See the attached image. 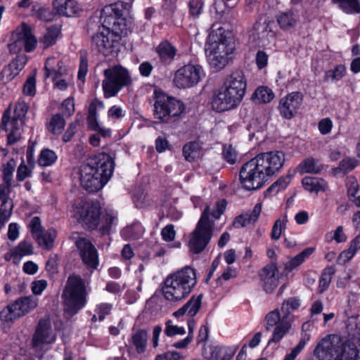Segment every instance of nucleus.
<instances>
[{
	"mask_svg": "<svg viewBox=\"0 0 360 360\" xmlns=\"http://www.w3.org/2000/svg\"><path fill=\"white\" fill-rule=\"evenodd\" d=\"M114 162L106 153H98L88 158L80 168L82 186L89 192L101 189L111 177Z\"/></svg>",
	"mask_w": 360,
	"mask_h": 360,
	"instance_id": "nucleus-1",
	"label": "nucleus"
},
{
	"mask_svg": "<svg viewBox=\"0 0 360 360\" xmlns=\"http://www.w3.org/2000/svg\"><path fill=\"white\" fill-rule=\"evenodd\" d=\"M226 204V201L222 199L205 207L189 236L188 248L191 252L198 254L205 249L214 231V220L219 219L224 212Z\"/></svg>",
	"mask_w": 360,
	"mask_h": 360,
	"instance_id": "nucleus-2",
	"label": "nucleus"
},
{
	"mask_svg": "<svg viewBox=\"0 0 360 360\" xmlns=\"http://www.w3.org/2000/svg\"><path fill=\"white\" fill-rule=\"evenodd\" d=\"M359 347V338L345 340L338 335H329L317 343L313 354L316 360H354Z\"/></svg>",
	"mask_w": 360,
	"mask_h": 360,
	"instance_id": "nucleus-3",
	"label": "nucleus"
},
{
	"mask_svg": "<svg viewBox=\"0 0 360 360\" xmlns=\"http://www.w3.org/2000/svg\"><path fill=\"white\" fill-rule=\"evenodd\" d=\"M246 86L243 72L239 70L233 72L213 95L212 109L217 112H224L237 107L245 95Z\"/></svg>",
	"mask_w": 360,
	"mask_h": 360,
	"instance_id": "nucleus-4",
	"label": "nucleus"
},
{
	"mask_svg": "<svg viewBox=\"0 0 360 360\" xmlns=\"http://www.w3.org/2000/svg\"><path fill=\"white\" fill-rule=\"evenodd\" d=\"M74 217L89 229H98L102 234H110L117 222V214L110 211L101 216L98 205L93 202H81L73 208Z\"/></svg>",
	"mask_w": 360,
	"mask_h": 360,
	"instance_id": "nucleus-5",
	"label": "nucleus"
},
{
	"mask_svg": "<svg viewBox=\"0 0 360 360\" xmlns=\"http://www.w3.org/2000/svg\"><path fill=\"white\" fill-rule=\"evenodd\" d=\"M300 306V301L295 297H290L285 300L281 307V310L275 309L269 312L264 319V328L270 330L275 327L271 338L269 340L268 345L279 342L287 334L293 321V316L291 311L296 310Z\"/></svg>",
	"mask_w": 360,
	"mask_h": 360,
	"instance_id": "nucleus-6",
	"label": "nucleus"
},
{
	"mask_svg": "<svg viewBox=\"0 0 360 360\" xmlns=\"http://www.w3.org/2000/svg\"><path fill=\"white\" fill-rule=\"evenodd\" d=\"M233 51L234 45L229 33L221 27L212 29L206 44V53L210 65L216 70L224 68Z\"/></svg>",
	"mask_w": 360,
	"mask_h": 360,
	"instance_id": "nucleus-7",
	"label": "nucleus"
},
{
	"mask_svg": "<svg viewBox=\"0 0 360 360\" xmlns=\"http://www.w3.org/2000/svg\"><path fill=\"white\" fill-rule=\"evenodd\" d=\"M196 282L195 271H174L165 280L163 296L169 302L182 301L191 292Z\"/></svg>",
	"mask_w": 360,
	"mask_h": 360,
	"instance_id": "nucleus-8",
	"label": "nucleus"
},
{
	"mask_svg": "<svg viewBox=\"0 0 360 360\" xmlns=\"http://www.w3.org/2000/svg\"><path fill=\"white\" fill-rule=\"evenodd\" d=\"M87 288L88 283L79 276L72 274L68 278L62 295L65 312L75 314L85 305Z\"/></svg>",
	"mask_w": 360,
	"mask_h": 360,
	"instance_id": "nucleus-9",
	"label": "nucleus"
},
{
	"mask_svg": "<svg viewBox=\"0 0 360 360\" xmlns=\"http://www.w3.org/2000/svg\"><path fill=\"white\" fill-rule=\"evenodd\" d=\"M122 15V5L120 4L105 6L101 13L103 25L118 37L119 40L127 35L131 29L130 25Z\"/></svg>",
	"mask_w": 360,
	"mask_h": 360,
	"instance_id": "nucleus-10",
	"label": "nucleus"
},
{
	"mask_svg": "<svg viewBox=\"0 0 360 360\" xmlns=\"http://www.w3.org/2000/svg\"><path fill=\"white\" fill-rule=\"evenodd\" d=\"M103 75L102 88L105 98L115 96L124 86L131 82L129 72L120 65H115L105 70Z\"/></svg>",
	"mask_w": 360,
	"mask_h": 360,
	"instance_id": "nucleus-11",
	"label": "nucleus"
},
{
	"mask_svg": "<svg viewBox=\"0 0 360 360\" xmlns=\"http://www.w3.org/2000/svg\"><path fill=\"white\" fill-rule=\"evenodd\" d=\"M154 115L155 118L166 122L169 117L181 115L185 110L184 103L158 90L154 91Z\"/></svg>",
	"mask_w": 360,
	"mask_h": 360,
	"instance_id": "nucleus-12",
	"label": "nucleus"
},
{
	"mask_svg": "<svg viewBox=\"0 0 360 360\" xmlns=\"http://www.w3.org/2000/svg\"><path fill=\"white\" fill-rule=\"evenodd\" d=\"M268 180V176L253 158L245 162L240 168V182L242 187L247 191L258 190Z\"/></svg>",
	"mask_w": 360,
	"mask_h": 360,
	"instance_id": "nucleus-13",
	"label": "nucleus"
},
{
	"mask_svg": "<svg viewBox=\"0 0 360 360\" xmlns=\"http://www.w3.org/2000/svg\"><path fill=\"white\" fill-rule=\"evenodd\" d=\"M275 23L266 18L257 20L250 34V41L255 46L269 47L274 46L276 41Z\"/></svg>",
	"mask_w": 360,
	"mask_h": 360,
	"instance_id": "nucleus-14",
	"label": "nucleus"
},
{
	"mask_svg": "<svg viewBox=\"0 0 360 360\" xmlns=\"http://www.w3.org/2000/svg\"><path fill=\"white\" fill-rule=\"evenodd\" d=\"M28 110L27 104L24 101H19L16 103L14 110V115L12 118L4 116L2 122L4 128L9 131L8 135V143L13 144L20 139L24 118Z\"/></svg>",
	"mask_w": 360,
	"mask_h": 360,
	"instance_id": "nucleus-15",
	"label": "nucleus"
},
{
	"mask_svg": "<svg viewBox=\"0 0 360 360\" xmlns=\"http://www.w3.org/2000/svg\"><path fill=\"white\" fill-rule=\"evenodd\" d=\"M204 77L205 72L201 65L188 63L174 72L172 82L178 89H189L198 84Z\"/></svg>",
	"mask_w": 360,
	"mask_h": 360,
	"instance_id": "nucleus-16",
	"label": "nucleus"
},
{
	"mask_svg": "<svg viewBox=\"0 0 360 360\" xmlns=\"http://www.w3.org/2000/svg\"><path fill=\"white\" fill-rule=\"evenodd\" d=\"M39 300L32 296L22 297L7 305L0 313L4 321H11L29 314L38 305Z\"/></svg>",
	"mask_w": 360,
	"mask_h": 360,
	"instance_id": "nucleus-17",
	"label": "nucleus"
},
{
	"mask_svg": "<svg viewBox=\"0 0 360 360\" xmlns=\"http://www.w3.org/2000/svg\"><path fill=\"white\" fill-rule=\"evenodd\" d=\"M13 41L8 45L12 53H18L22 50L27 53L33 51L37 45V40L32 34L31 28L26 24H22L12 35Z\"/></svg>",
	"mask_w": 360,
	"mask_h": 360,
	"instance_id": "nucleus-18",
	"label": "nucleus"
},
{
	"mask_svg": "<svg viewBox=\"0 0 360 360\" xmlns=\"http://www.w3.org/2000/svg\"><path fill=\"white\" fill-rule=\"evenodd\" d=\"M56 340L49 319H42L39 321L32 338V346L37 352L46 351L51 348Z\"/></svg>",
	"mask_w": 360,
	"mask_h": 360,
	"instance_id": "nucleus-19",
	"label": "nucleus"
},
{
	"mask_svg": "<svg viewBox=\"0 0 360 360\" xmlns=\"http://www.w3.org/2000/svg\"><path fill=\"white\" fill-rule=\"evenodd\" d=\"M253 159L269 179L283 167L285 156L282 151L274 150L259 153Z\"/></svg>",
	"mask_w": 360,
	"mask_h": 360,
	"instance_id": "nucleus-20",
	"label": "nucleus"
},
{
	"mask_svg": "<svg viewBox=\"0 0 360 360\" xmlns=\"http://www.w3.org/2000/svg\"><path fill=\"white\" fill-rule=\"evenodd\" d=\"M119 42V37L104 25L91 38V46L104 56H109L114 52Z\"/></svg>",
	"mask_w": 360,
	"mask_h": 360,
	"instance_id": "nucleus-21",
	"label": "nucleus"
},
{
	"mask_svg": "<svg viewBox=\"0 0 360 360\" xmlns=\"http://www.w3.org/2000/svg\"><path fill=\"white\" fill-rule=\"evenodd\" d=\"M302 102V94L298 91H294L281 98L278 109L283 118L290 120L297 113Z\"/></svg>",
	"mask_w": 360,
	"mask_h": 360,
	"instance_id": "nucleus-22",
	"label": "nucleus"
},
{
	"mask_svg": "<svg viewBox=\"0 0 360 360\" xmlns=\"http://www.w3.org/2000/svg\"><path fill=\"white\" fill-rule=\"evenodd\" d=\"M80 252L84 264L87 268L96 269L98 266V255L94 245L86 238H79L75 242Z\"/></svg>",
	"mask_w": 360,
	"mask_h": 360,
	"instance_id": "nucleus-23",
	"label": "nucleus"
},
{
	"mask_svg": "<svg viewBox=\"0 0 360 360\" xmlns=\"http://www.w3.org/2000/svg\"><path fill=\"white\" fill-rule=\"evenodd\" d=\"M292 271H261L259 277L266 293L272 292L279 285H283L292 278Z\"/></svg>",
	"mask_w": 360,
	"mask_h": 360,
	"instance_id": "nucleus-24",
	"label": "nucleus"
},
{
	"mask_svg": "<svg viewBox=\"0 0 360 360\" xmlns=\"http://www.w3.org/2000/svg\"><path fill=\"white\" fill-rule=\"evenodd\" d=\"M15 167L16 162L13 158L8 160L2 167L4 183L0 184V199L13 200L10 197L11 186Z\"/></svg>",
	"mask_w": 360,
	"mask_h": 360,
	"instance_id": "nucleus-25",
	"label": "nucleus"
},
{
	"mask_svg": "<svg viewBox=\"0 0 360 360\" xmlns=\"http://www.w3.org/2000/svg\"><path fill=\"white\" fill-rule=\"evenodd\" d=\"M202 300V294L192 296L185 304L173 313V316L176 318H179L186 314L190 317H193L200 309Z\"/></svg>",
	"mask_w": 360,
	"mask_h": 360,
	"instance_id": "nucleus-26",
	"label": "nucleus"
},
{
	"mask_svg": "<svg viewBox=\"0 0 360 360\" xmlns=\"http://www.w3.org/2000/svg\"><path fill=\"white\" fill-rule=\"evenodd\" d=\"M155 51L161 63L169 65L174 61L177 49L169 41L164 40L157 46Z\"/></svg>",
	"mask_w": 360,
	"mask_h": 360,
	"instance_id": "nucleus-27",
	"label": "nucleus"
},
{
	"mask_svg": "<svg viewBox=\"0 0 360 360\" xmlns=\"http://www.w3.org/2000/svg\"><path fill=\"white\" fill-rule=\"evenodd\" d=\"M44 70L46 77H51L53 80L62 77L67 73V70L64 67L63 63L55 57L47 58Z\"/></svg>",
	"mask_w": 360,
	"mask_h": 360,
	"instance_id": "nucleus-28",
	"label": "nucleus"
},
{
	"mask_svg": "<svg viewBox=\"0 0 360 360\" xmlns=\"http://www.w3.org/2000/svg\"><path fill=\"white\" fill-rule=\"evenodd\" d=\"M276 21L282 30L288 31L296 27L299 22V15L292 10H286L277 14Z\"/></svg>",
	"mask_w": 360,
	"mask_h": 360,
	"instance_id": "nucleus-29",
	"label": "nucleus"
},
{
	"mask_svg": "<svg viewBox=\"0 0 360 360\" xmlns=\"http://www.w3.org/2000/svg\"><path fill=\"white\" fill-rule=\"evenodd\" d=\"M53 6L58 15L67 17H72L80 11V7L75 0H54Z\"/></svg>",
	"mask_w": 360,
	"mask_h": 360,
	"instance_id": "nucleus-30",
	"label": "nucleus"
},
{
	"mask_svg": "<svg viewBox=\"0 0 360 360\" xmlns=\"http://www.w3.org/2000/svg\"><path fill=\"white\" fill-rule=\"evenodd\" d=\"M210 356L213 360H231L235 354L237 347L235 346H210L208 347Z\"/></svg>",
	"mask_w": 360,
	"mask_h": 360,
	"instance_id": "nucleus-31",
	"label": "nucleus"
},
{
	"mask_svg": "<svg viewBox=\"0 0 360 360\" xmlns=\"http://www.w3.org/2000/svg\"><path fill=\"white\" fill-rule=\"evenodd\" d=\"M104 104L97 99H94L89 105L88 110L87 124L89 127L95 131L100 126L98 120L97 111L103 110Z\"/></svg>",
	"mask_w": 360,
	"mask_h": 360,
	"instance_id": "nucleus-32",
	"label": "nucleus"
},
{
	"mask_svg": "<svg viewBox=\"0 0 360 360\" xmlns=\"http://www.w3.org/2000/svg\"><path fill=\"white\" fill-rule=\"evenodd\" d=\"M302 183L304 189L311 193L325 191L328 187L325 180L314 176H306L302 179Z\"/></svg>",
	"mask_w": 360,
	"mask_h": 360,
	"instance_id": "nucleus-33",
	"label": "nucleus"
},
{
	"mask_svg": "<svg viewBox=\"0 0 360 360\" xmlns=\"http://www.w3.org/2000/svg\"><path fill=\"white\" fill-rule=\"evenodd\" d=\"M274 98V93L268 86H261L256 89L252 96V99L255 103H268Z\"/></svg>",
	"mask_w": 360,
	"mask_h": 360,
	"instance_id": "nucleus-34",
	"label": "nucleus"
},
{
	"mask_svg": "<svg viewBox=\"0 0 360 360\" xmlns=\"http://www.w3.org/2000/svg\"><path fill=\"white\" fill-rule=\"evenodd\" d=\"M56 237L55 230H44L34 238L38 245L46 250H50L53 247L54 240Z\"/></svg>",
	"mask_w": 360,
	"mask_h": 360,
	"instance_id": "nucleus-35",
	"label": "nucleus"
},
{
	"mask_svg": "<svg viewBox=\"0 0 360 360\" xmlns=\"http://www.w3.org/2000/svg\"><path fill=\"white\" fill-rule=\"evenodd\" d=\"M65 126V120L60 114L52 115L46 122V128L51 134H60Z\"/></svg>",
	"mask_w": 360,
	"mask_h": 360,
	"instance_id": "nucleus-36",
	"label": "nucleus"
},
{
	"mask_svg": "<svg viewBox=\"0 0 360 360\" xmlns=\"http://www.w3.org/2000/svg\"><path fill=\"white\" fill-rule=\"evenodd\" d=\"M147 340V332L144 330H139L131 335V344L138 353L141 354L146 350Z\"/></svg>",
	"mask_w": 360,
	"mask_h": 360,
	"instance_id": "nucleus-37",
	"label": "nucleus"
},
{
	"mask_svg": "<svg viewBox=\"0 0 360 360\" xmlns=\"http://www.w3.org/2000/svg\"><path fill=\"white\" fill-rule=\"evenodd\" d=\"M323 169V167L313 158L305 159L298 166V170L301 174H319Z\"/></svg>",
	"mask_w": 360,
	"mask_h": 360,
	"instance_id": "nucleus-38",
	"label": "nucleus"
},
{
	"mask_svg": "<svg viewBox=\"0 0 360 360\" xmlns=\"http://www.w3.org/2000/svg\"><path fill=\"white\" fill-rule=\"evenodd\" d=\"M0 231L5 226L12 215L13 209V200L0 199Z\"/></svg>",
	"mask_w": 360,
	"mask_h": 360,
	"instance_id": "nucleus-39",
	"label": "nucleus"
},
{
	"mask_svg": "<svg viewBox=\"0 0 360 360\" xmlns=\"http://www.w3.org/2000/svg\"><path fill=\"white\" fill-rule=\"evenodd\" d=\"M332 2L347 14L360 13V4L358 0H332Z\"/></svg>",
	"mask_w": 360,
	"mask_h": 360,
	"instance_id": "nucleus-40",
	"label": "nucleus"
},
{
	"mask_svg": "<svg viewBox=\"0 0 360 360\" xmlns=\"http://www.w3.org/2000/svg\"><path fill=\"white\" fill-rule=\"evenodd\" d=\"M144 233V229L141 223L135 222L127 226L122 232V236L126 239H137Z\"/></svg>",
	"mask_w": 360,
	"mask_h": 360,
	"instance_id": "nucleus-41",
	"label": "nucleus"
},
{
	"mask_svg": "<svg viewBox=\"0 0 360 360\" xmlns=\"http://www.w3.org/2000/svg\"><path fill=\"white\" fill-rule=\"evenodd\" d=\"M59 35V30L56 27H50L39 39V44L43 49H47L54 44Z\"/></svg>",
	"mask_w": 360,
	"mask_h": 360,
	"instance_id": "nucleus-42",
	"label": "nucleus"
},
{
	"mask_svg": "<svg viewBox=\"0 0 360 360\" xmlns=\"http://www.w3.org/2000/svg\"><path fill=\"white\" fill-rule=\"evenodd\" d=\"M183 155L187 161H193L200 155V144L196 141L186 143L183 148Z\"/></svg>",
	"mask_w": 360,
	"mask_h": 360,
	"instance_id": "nucleus-43",
	"label": "nucleus"
},
{
	"mask_svg": "<svg viewBox=\"0 0 360 360\" xmlns=\"http://www.w3.org/2000/svg\"><path fill=\"white\" fill-rule=\"evenodd\" d=\"M346 73V67L338 65L333 70H329L325 73V80L327 82H337L341 79Z\"/></svg>",
	"mask_w": 360,
	"mask_h": 360,
	"instance_id": "nucleus-44",
	"label": "nucleus"
},
{
	"mask_svg": "<svg viewBox=\"0 0 360 360\" xmlns=\"http://www.w3.org/2000/svg\"><path fill=\"white\" fill-rule=\"evenodd\" d=\"M57 158L58 157L53 150L44 149L41 151L38 162L41 166L48 167L53 164Z\"/></svg>",
	"mask_w": 360,
	"mask_h": 360,
	"instance_id": "nucleus-45",
	"label": "nucleus"
},
{
	"mask_svg": "<svg viewBox=\"0 0 360 360\" xmlns=\"http://www.w3.org/2000/svg\"><path fill=\"white\" fill-rule=\"evenodd\" d=\"M188 7L190 16L193 19H196L203 12L204 3L202 0H189Z\"/></svg>",
	"mask_w": 360,
	"mask_h": 360,
	"instance_id": "nucleus-46",
	"label": "nucleus"
},
{
	"mask_svg": "<svg viewBox=\"0 0 360 360\" xmlns=\"http://www.w3.org/2000/svg\"><path fill=\"white\" fill-rule=\"evenodd\" d=\"M287 222L288 217L286 214L283 215L281 219H278L275 221L271 233L272 239L278 240L280 238L282 230L285 229Z\"/></svg>",
	"mask_w": 360,
	"mask_h": 360,
	"instance_id": "nucleus-47",
	"label": "nucleus"
},
{
	"mask_svg": "<svg viewBox=\"0 0 360 360\" xmlns=\"http://www.w3.org/2000/svg\"><path fill=\"white\" fill-rule=\"evenodd\" d=\"M22 91L24 95L27 96H33L36 93V76L35 73L30 75L26 79Z\"/></svg>",
	"mask_w": 360,
	"mask_h": 360,
	"instance_id": "nucleus-48",
	"label": "nucleus"
},
{
	"mask_svg": "<svg viewBox=\"0 0 360 360\" xmlns=\"http://www.w3.org/2000/svg\"><path fill=\"white\" fill-rule=\"evenodd\" d=\"M165 333L167 337L183 335L186 333V330L184 327L173 324L172 321L169 320L165 323Z\"/></svg>",
	"mask_w": 360,
	"mask_h": 360,
	"instance_id": "nucleus-49",
	"label": "nucleus"
},
{
	"mask_svg": "<svg viewBox=\"0 0 360 360\" xmlns=\"http://www.w3.org/2000/svg\"><path fill=\"white\" fill-rule=\"evenodd\" d=\"M34 167L26 165L22 160L17 169L16 179L19 181H24L26 178L32 176Z\"/></svg>",
	"mask_w": 360,
	"mask_h": 360,
	"instance_id": "nucleus-50",
	"label": "nucleus"
},
{
	"mask_svg": "<svg viewBox=\"0 0 360 360\" xmlns=\"http://www.w3.org/2000/svg\"><path fill=\"white\" fill-rule=\"evenodd\" d=\"M27 59L25 56H18L8 65L9 70H11L13 75H16L25 67Z\"/></svg>",
	"mask_w": 360,
	"mask_h": 360,
	"instance_id": "nucleus-51",
	"label": "nucleus"
},
{
	"mask_svg": "<svg viewBox=\"0 0 360 360\" xmlns=\"http://www.w3.org/2000/svg\"><path fill=\"white\" fill-rule=\"evenodd\" d=\"M314 248H307L297 255L290 262L292 268H295L301 264L306 258L310 256L314 252Z\"/></svg>",
	"mask_w": 360,
	"mask_h": 360,
	"instance_id": "nucleus-52",
	"label": "nucleus"
},
{
	"mask_svg": "<svg viewBox=\"0 0 360 360\" xmlns=\"http://www.w3.org/2000/svg\"><path fill=\"white\" fill-rule=\"evenodd\" d=\"M222 155L224 158L230 164H234L238 159V152L231 145H225L223 147Z\"/></svg>",
	"mask_w": 360,
	"mask_h": 360,
	"instance_id": "nucleus-53",
	"label": "nucleus"
},
{
	"mask_svg": "<svg viewBox=\"0 0 360 360\" xmlns=\"http://www.w3.org/2000/svg\"><path fill=\"white\" fill-rule=\"evenodd\" d=\"M112 309V305L107 303H102L97 306L96 314L92 317L93 321H96L97 316L99 321H103L108 315Z\"/></svg>",
	"mask_w": 360,
	"mask_h": 360,
	"instance_id": "nucleus-54",
	"label": "nucleus"
},
{
	"mask_svg": "<svg viewBox=\"0 0 360 360\" xmlns=\"http://www.w3.org/2000/svg\"><path fill=\"white\" fill-rule=\"evenodd\" d=\"M292 176L287 175L279 178L274 184H273L268 189L269 191L279 192L285 189L291 181Z\"/></svg>",
	"mask_w": 360,
	"mask_h": 360,
	"instance_id": "nucleus-55",
	"label": "nucleus"
},
{
	"mask_svg": "<svg viewBox=\"0 0 360 360\" xmlns=\"http://www.w3.org/2000/svg\"><path fill=\"white\" fill-rule=\"evenodd\" d=\"M126 115V111L120 106L112 105L108 111V118L112 121L121 120Z\"/></svg>",
	"mask_w": 360,
	"mask_h": 360,
	"instance_id": "nucleus-56",
	"label": "nucleus"
},
{
	"mask_svg": "<svg viewBox=\"0 0 360 360\" xmlns=\"http://www.w3.org/2000/svg\"><path fill=\"white\" fill-rule=\"evenodd\" d=\"M356 165V162L352 158H345L343 159L339 165V167L335 169V172H343L346 173L352 169H353Z\"/></svg>",
	"mask_w": 360,
	"mask_h": 360,
	"instance_id": "nucleus-57",
	"label": "nucleus"
},
{
	"mask_svg": "<svg viewBox=\"0 0 360 360\" xmlns=\"http://www.w3.org/2000/svg\"><path fill=\"white\" fill-rule=\"evenodd\" d=\"M306 345V340L301 339L298 344L287 354L283 360H295L297 355L302 352Z\"/></svg>",
	"mask_w": 360,
	"mask_h": 360,
	"instance_id": "nucleus-58",
	"label": "nucleus"
},
{
	"mask_svg": "<svg viewBox=\"0 0 360 360\" xmlns=\"http://www.w3.org/2000/svg\"><path fill=\"white\" fill-rule=\"evenodd\" d=\"M17 252L22 256L30 255L34 252V248L30 242L21 241L17 246Z\"/></svg>",
	"mask_w": 360,
	"mask_h": 360,
	"instance_id": "nucleus-59",
	"label": "nucleus"
},
{
	"mask_svg": "<svg viewBox=\"0 0 360 360\" xmlns=\"http://www.w3.org/2000/svg\"><path fill=\"white\" fill-rule=\"evenodd\" d=\"M29 227L33 238L44 231L41 224V220L38 217H34L31 219Z\"/></svg>",
	"mask_w": 360,
	"mask_h": 360,
	"instance_id": "nucleus-60",
	"label": "nucleus"
},
{
	"mask_svg": "<svg viewBox=\"0 0 360 360\" xmlns=\"http://www.w3.org/2000/svg\"><path fill=\"white\" fill-rule=\"evenodd\" d=\"M161 236L164 240L171 242L174 240L176 231L172 224H169L164 227L161 231Z\"/></svg>",
	"mask_w": 360,
	"mask_h": 360,
	"instance_id": "nucleus-61",
	"label": "nucleus"
},
{
	"mask_svg": "<svg viewBox=\"0 0 360 360\" xmlns=\"http://www.w3.org/2000/svg\"><path fill=\"white\" fill-rule=\"evenodd\" d=\"M333 234V237L330 240H334L337 243H344L347 240V236L344 233L343 227L338 226L335 231L330 232L327 234V236Z\"/></svg>",
	"mask_w": 360,
	"mask_h": 360,
	"instance_id": "nucleus-62",
	"label": "nucleus"
},
{
	"mask_svg": "<svg viewBox=\"0 0 360 360\" xmlns=\"http://www.w3.org/2000/svg\"><path fill=\"white\" fill-rule=\"evenodd\" d=\"M61 111L63 115L69 117L75 111V103L74 101L71 98L65 99L61 105Z\"/></svg>",
	"mask_w": 360,
	"mask_h": 360,
	"instance_id": "nucleus-63",
	"label": "nucleus"
},
{
	"mask_svg": "<svg viewBox=\"0 0 360 360\" xmlns=\"http://www.w3.org/2000/svg\"><path fill=\"white\" fill-rule=\"evenodd\" d=\"M20 228V225L15 222H12L8 224L7 236L10 240L14 241L18 238Z\"/></svg>",
	"mask_w": 360,
	"mask_h": 360,
	"instance_id": "nucleus-64",
	"label": "nucleus"
}]
</instances>
